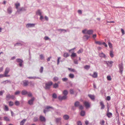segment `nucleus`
Returning <instances> with one entry per match:
<instances>
[{
	"label": "nucleus",
	"mask_w": 125,
	"mask_h": 125,
	"mask_svg": "<svg viewBox=\"0 0 125 125\" xmlns=\"http://www.w3.org/2000/svg\"><path fill=\"white\" fill-rule=\"evenodd\" d=\"M118 66L119 69V72L122 74L123 70V64L122 62H121L118 65Z\"/></svg>",
	"instance_id": "obj_1"
},
{
	"label": "nucleus",
	"mask_w": 125,
	"mask_h": 125,
	"mask_svg": "<svg viewBox=\"0 0 125 125\" xmlns=\"http://www.w3.org/2000/svg\"><path fill=\"white\" fill-rule=\"evenodd\" d=\"M10 71V69L9 68L7 67L5 70V72L4 73V75L5 77H8L10 76L9 75H8L7 74Z\"/></svg>",
	"instance_id": "obj_2"
},
{
	"label": "nucleus",
	"mask_w": 125,
	"mask_h": 125,
	"mask_svg": "<svg viewBox=\"0 0 125 125\" xmlns=\"http://www.w3.org/2000/svg\"><path fill=\"white\" fill-rule=\"evenodd\" d=\"M51 109L53 110L54 108L52 106H47L43 110V112L44 113L46 114L47 112L49 111V109Z\"/></svg>",
	"instance_id": "obj_3"
},
{
	"label": "nucleus",
	"mask_w": 125,
	"mask_h": 125,
	"mask_svg": "<svg viewBox=\"0 0 125 125\" xmlns=\"http://www.w3.org/2000/svg\"><path fill=\"white\" fill-rule=\"evenodd\" d=\"M16 61L19 63V65L20 67H22V63L23 62V60L20 58L17 59H16Z\"/></svg>",
	"instance_id": "obj_4"
},
{
	"label": "nucleus",
	"mask_w": 125,
	"mask_h": 125,
	"mask_svg": "<svg viewBox=\"0 0 125 125\" xmlns=\"http://www.w3.org/2000/svg\"><path fill=\"white\" fill-rule=\"evenodd\" d=\"M67 96L65 95H64L63 96H61L59 95L58 97V98L59 100L62 101L63 100H65L67 98Z\"/></svg>",
	"instance_id": "obj_5"
},
{
	"label": "nucleus",
	"mask_w": 125,
	"mask_h": 125,
	"mask_svg": "<svg viewBox=\"0 0 125 125\" xmlns=\"http://www.w3.org/2000/svg\"><path fill=\"white\" fill-rule=\"evenodd\" d=\"M35 98L34 97L29 100L28 101V103L30 105H32L33 104V102L34 101Z\"/></svg>",
	"instance_id": "obj_6"
},
{
	"label": "nucleus",
	"mask_w": 125,
	"mask_h": 125,
	"mask_svg": "<svg viewBox=\"0 0 125 125\" xmlns=\"http://www.w3.org/2000/svg\"><path fill=\"white\" fill-rule=\"evenodd\" d=\"M35 24L33 23H28L26 25V27L27 28L34 27Z\"/></svg>",
	"instance_id": "obj_7"
},
{
	"label": "nucleus",
	"mask_w": 125,
	"mask_h": 125,
	"mask_svg": "<svg viewBox=\"0 0 125 125\" xmlns=\"http://www.w3.org/2000/svg\"><path fill=\"white\" fill-rule=\"evenodd\" d=\"M26 10V9L24 7H22L21 8L18 9L17 10V12H18L19 13H20V12L21 11H25Z\"/></svg>",
	"instance_id": "obj_8"
},
{
	"label": "nucleus",
	"mask_w": 125,
	"mask_h": 125,
	"mask_svg": "<svg viewBox=\"0 0 125 125\" xmlns=\"http://www.w3.org/2000/svg\"><path fill=\"white\" fill-rule=\"evenodd\" d=\"M40 120L42 122H45L46 121L45 118L42 115H40L39 117Z\"/></svg>",
	"instance_id": "obj_9"
},
{
	"label": "nucleus",
	"mask_w": 125,
	"mask_h": 125,
	"mask_svg": "<svg viewBox=\"0 0 125 125\" xmlns=\"http://www.w3.org/2000/svg\"><path fill=\"white\" fill-rule=\"evenodd\" d=\"M83 104L86 108H89L90 107L89 103L87 102H83Z\"/></svg>",
	"instance_id": "obj_10"
},
{
	"label": "nucleus",
	"mask_w": 125,
	"mask_h": 125,
	"mask_svg": "<svg viewBox=\"0 0 125 125\" xmlns=\"http://www.w3.org/2000/svg\"><path fill=\"white\" fill-rule=\"evenodd\" d=\"M100 104L101 106V110L105 108V105L104 104L103 102L101 101L100 102Z\"/></svg>",
	"instance_id": "obj_11"
},
{
	"label": "nucleus",
	"mask_w": 125,
	"mask_h": 125,
	"mask_svg": "<svg viewBox=\"0 0 125 125\" xmlns=\"http://www.w3.org/2000/svg\"><path fill=\"white\" fill-rule=\"evenodd\" d=\"M7 10L8 13L10 14L12 12V8L11 7H9L7 9Z\"/></svg>",
	"instance_id": "obj_12"
},
{
	"label": "nucleus",
	"mask_w": 125,
	"mask_h": 125,
	"mask_svg": "<svg viewBox=\"0 0 125 125\" xmlns=\"http://www.w3.org/2000/svg\"><path fill=\"white\" fill-rule=\"evenodd\" d=\"M99 56L102 58H106V56L104 54L103 52H102L101 53H100L99 54Z\"/></svg>",
	"instance_id": "obj_13"
},
{
	"label": "nucleus",
	"mask_w": 125,
	"mask_h": 125,
	"mask_svg": "<svg viewBox=\"0 0 125 125\" xmlns=\"http://www.w3.org/2000/svg\"><path fill=\"white\" fill-rule=\"evenodd\" d=\"M93 31L92 30H87L86 33L89 35L92 34L93 33Z\"/></svg>",
	"instance_id": "obj_14"
},
{
	"label": "nucleus",
	"mask_w": 125,
	"mask_h": 125,
	"mask_svg": "<svg viewBox=\"0 0 125 125\" xmlns=\"http://www.w3.org/2000/svg\"><path fill=\"white\" fill-rule=\"evenodd\" d=\"M28 82L27 80H24L23 81V85L24 86H26L28 85Z\"/></svg>",
	"instance_id": "obj_15"
},
{
	"label": "nucleus",
	"mask_w": 125,
	"mask_h": 125,
	"mask_svg": "<svg viewBox=\"0 0 125 125\" xmlns=\"http://www.w3.org/2000/svg\"><path fill=\"white\" fill-rule=\"evenodd\" d=\"M98 76V74L96 72H94L93 74L92 75L93 77L95 78L97 77Z\"/></svg>",
	"instance_id": "obj_16"
},
{
	"label": "nucleus",
	"mask_w": 125,
	"mask_h": 125,
	"mask_svg": "<svg viewBox=\"0 0 125 125\" xmlns=\"http://www.w3.org/2000/svg\"><path fill=\"white\" fill-rule=\"evenodd\" d=\"M69 116L67 115H65L63 116V118L65 120H67L69 119Z\"/></svg>",
	"instance_id": "obj_17"
},
{
	"label": "nucleus",
	"mask_w": 125,
	"mask_h": 125,
	"mask_svg": "<svg viewBox=\"0 0 125 125\" xmlns=\"http://www.w3.org/2000/svg\"><path fill=\"white\" fill-rule=\"evenodd\" d=\"M28 78L29 79H41V78H40L39 77H36V76H30L29 77H28Z\"/></svg>",
	"instance_id": "obj_18"
},
{
	"label": "nucleus",
	"mask_w": 125,
	"mask_h": 125,
	"mask_svg": "<svg viewBox=\"0 0 125 125\" xmlns=\"http://www.w3.org/2000/svg\"><path fill=\"white\" fill-rule=\"evenodd\" d=\"M80 103L79 102L76 101L74 103V105L76 107H78L80 106Z\"/></svg>",
	"instance_id": "obj_19"
},
{
	"label": "nucleus",
	"mask_w": 125,
	"mask_h": 125,
	"mask_svg": "<svg viewBox=\"0 0 125 125\" xmlns=\"http://www.w3.org/2000/svg\"><path fill=\"white\" fill-rule=\"evenodd\" d=\"M90 37V36H88L87 35H85L83 36V38L84 40H86Z\"/></svg>",
	"instance_id": "obj_20"
},
{
	"label": "nucleus",
	"mask_w": 125,
	"mask_h": 125,
	"mask_svg": "<svg viewBox=\"0 0 125 125\" xmlns=\"http://www.w3.org/2000/svg\"><path fill=\"white\" fill-rule=\"evenodd\" d=\"M21 94L22 95H25L28 94V92L25 90H23L21 92Z\"/></svg>",
	"instance_id": "obj_21"
},
{
	"label": "nucleus",
	"mask_w": 125,
	"mask_h": 125,
	"mask_svg": "<svg viewBox=\"0 0 125 125\" xmlns=\"http://www.w3.org/2000/svg\"><path fill=\"white\" fill-rule=\"evenodd\" d=\"M112 114L111 112H108L107 114V116L109 118H110L112 116Z\"/></svg>",
	"instance_id": "obj_22"
},
{
	"label": "nucleus",
	"mask_w": 125,
	"mask_h": 125,
	"mask_svg": "<svg viewBox=\"0 0 125 125\" xmlns=\"http://www.w3.org/2000/svg\"><path fill=\"white\" fill-rule=\"evenodd\" d=\"M4 110L6 111H8L9 110V109L7 105H4Z\"/></svg>",
	"instance_id": "obj_23"
},
{
	"label": "nucleus",
	"mask_w": 125,
	"mask_h": 125,
	"mask_svg": "<svg viewBox=\"0 0 125 125\" xmlns=\"http://www.w3.org/2000/svg\"><path fill=\"white\" fill-rule=\"evenodd\" d=\"M110 55L111 58H113L114 57V55L113 54V50H111L110 51Z\"/></svg>",
	"instance_id": "obj_24"
},
{
	"label": "nucleus",
	"mask_w": 125,
	"mask_h": 125,
	"mask_svg": "<svg viewBox=\"0 0 125 125\" xmlns=\"http://www.w3.org/2000/svg\"><path fill=\"white\" fill-rule=\"evenodd\" d=\"M69 56V54L66 52H64L63 55V56L65 58H67Z\"/></svg>",
	"instance_id": "obj_25"
},
{
	"label": "nucleus",
	"mask_w": 125,
	"mask_h": 125,
	"mask_svg": "<svg viewBox=\"0 0 125 125\" xmlns=\"http://www.w3.org/2000/svg\"><path fill=\"white\" fill-rule=\"evenodd\" d=\"M63 94L64 95H65L66 96H67V95L68 94V92L67 90H64L63 92Z\"/></svg>",
	"instance_id": "obj_26"
},
{
	"label": "nucleus",
	"mask_w": 125,
	"mask_h": 125,
	"mask_svg": "<svg viewBox=\"0 0 125 125\" xmlns=\"http://www.w3.org/2000/svg\"><path fill=\"white\" fill-rule=\"evenodd\" d=\"M60 30H62V31H63V32L64 33H65V32H66L68 31H69L68 30H66L64 29H59L57 30V31H60Z\"/></svg>",
	"instance_id": "obj_27"
},
{
	"label": "nucleus",
	"mask_w": 125,
	"mask_h": 125,
	"mask_svg": "<svg viewBox=\"0 0 125 125\" xmlns=\"http://www.w3.org/2000/svg\"><path fill=\"white\" fill-rule=\"evenodd\" d=\"M60 30H62V31H63V32L64 33H65V32H66L68 31H69L68 30H66L64 29H59L57 30V31H60Z\"/></svg>",
	"instance_id": "obj_28"
},
{
	"label": "nucleus",
	"mask_w": 125,
	"mask_h": 125,
	"mask_svg": "<svg viewBox=\"0 0 125 125\" xmlns=\"http://www.w3.org/2000/svg\"><path fill=\"white\" fill-rule=\"evenodd\" d=\"M42 13L40 10H38L36 12V14L39 16L41 15Z\"/></svg>",
	"instance_id": "obj_29"
},
{
	"label": "nucleus",
	"mask_w": 125,
	"mask_h": 125,
	"mask_svg": "<svg viewBox=\"0 0 125 125\" xmlns=\"http://www.w3.org/2000/svg\"><path fill=\"white\" fill-rule=\"evenodd\" d=\"M61 117L56 118V123H59L61 121Z\"/></svg>",
	"instance_id": "obj_30"
},
{
	"label": "nucleus",
	"mask_w": 125,
	"mask_h": 125,
	"mask_svg": "<svg viewBox=\"0 0 125 125\" xmlns=\"http://www.w3.org/2000/svg\"><path fill=\"white\" fill-rule=\"evenodd\" d=\"M88 96L92 100H94L95 99L94 96V95H92L91 94H89Z\"/></svg>",
	"instance_id": "obj_31"
},
{
	"label": "nucleus",
	"mask_w": 125,
	"mask_h": 125,
	"mask_svg": "<svg viewBox=\"0 0 125 125\" xmlns=\"http://www.w3.org/2000/svg\"><path fill=\"white\" fill-rule=\"evenodd\" d=\"M10 98L11 95L9 94H8L6 95V99L7 100H8L10 99Z\"/></svg>",
	"instance_id": "obj_32"
},
{
	"label": "nucleus",
	"mask_w": 125,
	"mask_h": 125,
	"mask_svg": "<svg viewBox=\"0 0 125 125\" xmlns=\"http://www.w3.org/2000/svg\"><path fill=\"white\" fill-rule=\"evenodd\" d=\"M15 5L16 6V8L17 10L19 9L18 7L20 6V3H16L15 4Z\"/></svg>",
	"instance_id": "obj_33"
},
{
	"label": "nucleus",
	"mask_w": 125,
	"mask_h": 125,
	"mask_svg": "<svg viewBox=\"0 0 125 125\" xmlns=\"http://www.w3.org/2000/svg\"><path fill=\"white\" fill-rule=\"evenodd\" d=\"M68 69L69 70L71 71V72H76V71L74 69H72L71 68H68Z\"/></svg>",
	"instance_id": "obj_34"
},
{
	"label": "nucleus",
	"mask_w": 125,
	"mask_h": 125,
	"mask_svg": "<svg viewBox=\"0 0 125 125\" xmlns=\"http://www.w3.org/2000/svg\"><path fill=\"white\" fill-rule=\"evenodd\" d=\"M11 83V81L10 80H6L2 82V83H3L4 84H6V83Z\"/></svg>",
	"instance_id": "obj_35"
},
{
	"label": "nucleus",
	"mask_w": 125,
	"mask_h": 125,
	"mask_svg": "<svg viewBox=\"0 0 125 125\" xmlns=\"http://www.w3.org/2000/svg\"><path fill=\"white\" fill-rule=\"evenodd\" d=\"M85 112L84 111H81L80 113V115L81 116H84L85 115Z\"/></svg>",
	"instance_id": "obj_36"
},
{
	"label": "nucleus",
	"mask_w": 125,
	"mask_h": 125,
	"mask_svg": "<svg viewBox=\"0 0 125 125\" xmlns=\"http://www.w3.org/2000/svg\"><path fill=\"white\" fill-rule=\"evenodd\" d=\"M53 87L56 88L58 86V84L57 83H55L53 85Z\"/></svg>",
	"instance_id": "obj_37"
},
{
	"label": "nucleus",
	"mask_w": 125,
	"mask_h": 125,
	"mask_svg": "<svg viewBox=\"0 0 125 125\" xmlns=\"http://www.w3.org/2000/svg\"><path fill=\"white\" fill-rule=\"evenodd\" d=\"M50 87V86L48 85L46 83L45 84V89H49Z\"/></svg>",
	"instance_id": "obj_38"
},
{
	"label": "nucleus",
	"mask_w": 125,
	"mask_h": 125,
	"mask_svg": "<svg viewBox=\"0 0 125 125\" xmlns=\"http://www.w3.org/2000/svg\"><path fill=\"white\" fill-rule=\"evenodd\" d=\"M59 80V78L55 76L53 78V81L54 82H56Z\"/></svg>",
	"instance_id": "obj_39"
},
{
	"label": "nucleus",
	"mask_w": 125,
	"mask_h": 125,
	"mask_svg": "<svg viewBox=\"0 0 125 125\" xmlns=\"http://www.w3.org/2000/svg\"><path fill=\"white\" fill-rule=\"evenodd\" d=\"M26 120L25 119L23 120L20 122V125H23Z\"/></svg>",
	"instance_id": "obj_40"
},
{
	"label": "nucleus",
	"mask_w": 125,
	"mask_h": 125,
	"mask_svg": "<svg viewBox=\"0 0 125 125\" xmlns=\"http://www.w3.org/2000/svg\"><path fill=\"white\" fill-rule=\"evenodd\" d=\"M76 53L73 52L72 53V54L71 55V57H76Z\"/></svg>",
	"instance_id": "obj_41"
},
{
	"label": "nucleus",
	"mask_w": 125,
	"mask_h": 125,
	"mask_svg": "<svg viewBox=\"0 0 125 125\" xmlns=\"http://www.w3.org/2000/svg\"><path fill=\"white\" fill-rule=\"evenodd\" d=\"M14 104L11 101H10L9 102V105L10 106H12Z\"/></svg>",
	"instance_id": "obj_42"
},
{
	"label": "nucleus",
	"mask_w": 125,
	"mask_h": 125,
	"mask_svg": "<svg viewBox=\"0 0 125 125\" xmlns=\"http://www.w3.org/2000/svg\"><path fill=\"white\" fill-rule=\"evenodd\" d=\"M90 66L88 65H86L84 66V68L85 69L88 70L90 68Z\"/></svg>",
	"instance_id": "obj_43"
},
{
	"label": "nucleus",
	"mask_w": 125,
	"mask_h": 125,
	"mask_svg": "<svg viewBox=\"0 0 125 125\" xmlns=\"http://www.w3.org/2000/svg\"><path fill=\"white\" fill-rule=\"evenodd\" d=\"M15 104L16 106H18L20 104V103L18 101H16L15 102Z\"/></svg>",
	"instance_id": "obj_44"
},
{
	"label": "nucleus",
	"mask_w": 125,
	"mask_h": 125,
	"mask_svg": "<svg viewBox=\"0 0 125 125\" xmlns=\"http://www.w3.org/2000/svg\"><path fill=\"white\" fill-rule=\"evenodd\" d=\"M83 52V50L81 48L77 52L78 54L82 53Z\"/></svg>",
	"instance_id": "obj_45"
},
{
	"label": "nucleus",
	"mask_w": 125,
	"mask_h": 125,
	"mask_svg": "<svg viewBox=\"0 0 125 125\" xmlns=\"http://www.w3.org/2000/svg\"><path fill=\"white\" fill-rule=\"evenodd\" d=\"M69 77L71 78H73L74 77V75L73 74L70 73L69 75Z\"/></svg>",
	"instance_id": "obj_46"
},
{
	"label": "nucleus",
	"mask_w": 125,
	"mask_h": 125,
	"mask_svg": "<svg viewBox=\"0 0 125 125\" xmlns=\"http://www.w3.org/2000/svg\"><path fill=\"white\" fill-rule=\"evenodd\" d=\"M4 120L6 121H9L10 120L9 118L7 116L4 117Z\"/></svg>",
	"instance_id": "obj_47"
},
{
	"label": "nucleus",
	"mask_w": 125,
	"mask_h": 125,
	"mask_svg": "<svg viewBox=\"0 0 125 125\" xmlns=\"http://www.w3.org/2000/svg\"><path fill=\"white\" fill-rule=\"evenodd\" d=\"M62 81L64 82H66L67 81L68 79L66 78H63L62 79Z\"/></svg>",
	"instance_id": "obj_48"
},
{
	"label": "nucleus",
	"mask_w": 125,
	"mask_h": 125,
	"mask_svg": "<svg viewBox=\"0 0 125 125\" xmlns=\"http://www.w3.org/2000/svg\"><path fill=\"white\" fill-rule=\"evenodd\" d=\"M52 97L53 98L56 99L57 97L56 94L55 93L53 94H52Z\"/></svg>",
	"instance_id": "obj_49"
},
{
	"label": "nucleus",
	"mask_w": 125,
	"mask_h": 125,
	"mask_svg": "<svg viewBox=\"0 0 125 125\" xmlns=\"http://www.w3.org/2000/svg\"><path fill=\"white\" fill-rule=\"evenodd\" d=\"M40 59L41 60H43L44 59V57L43 55L42 54H41L40 55Z\"/></svg>",
	"instance_id": "obj_50"
},
{
	"label": "nucleus",
	"mask_w": 125,
	"mask_h": 125,
	"mask_svg": "<svg viewBox=\"0 0 125 125\" xmlns=\"http://www.w3.org/2000/svg\"><path fill=\"white\" fill-rule=\"evenodd\" d=\"M46 83L51 86L52 85V84L53 83L52 81H50L48 82L47 83Z\"/></svg>",
	"instance_id": "obj_51"
},
{
	"label": "nucleus",
	"mask_w": 125,
	"mask_h": 125,
	"mask_svg": "<svg viewBox=\"0 0 125 125\" xmlns=\"http://www.w3.org/2000/svg\"><path fill=\"white\" fill-rule=\"evenodd\" d=\"M43 68L42 66L41 67L40 69V70L39 71L41 73H42L43 72Z\"/></svg>",
	"instance_id": "obj_52"
},
{
	"label": "nucleus",
	"mask_w": 125,
	"mask_h": 125,
	"mask_svg": "<svg viewBox=\"0 0 125 125\" xmlns=\"http://www.w3.org/2000/svg\"><path fill=\"white\" fill-rule=\"evenodd\" d=\"M70 93L71 94H73L74 93V91L73 89H71L70 90Z\"/></svg>",
	"instance_id": "obj_53"
},
{
	"label": "nucleus",
	"mask_w": 125,
	"mask_h": 125,
	"mask_svg": "<svg viewBox=\"0 0 125 125\" xmlns=\"http://www.w3.org/2000/svg\"><path fill=\"white\" fill-rule=\"evenodd\" d=\"M95 43L96 44H97L99 45L102 44V43L100 41H96L95 42Z\"/></svg>",
	"instance_id": "obj_54"
},
{
	"label": "nucleus",
	"mask_w": 125,
	"mask_h": 125,
	"mask_svg": "<svg viewBox=\"0 0 125 125\" xmlns=\"http://www.w3.org/2000/svg\"><path fill=\"white\" fill-rule=\"evenodd\" d=\"M22 45L20 43L18 42L15 44L14 45V46H17V45H18L19 46H22Z\"/></svg>",
	"instance_id": "obj_55"
},
{
	"label": "nucleus",
	"mask_w": 125,
	"mask_h": 125,
	"mask_svg": "<svg viewBox=\"0 0 125 125\" xmlns=\"http://www.w3.org/2000/svg\"><path fill=\"white\" fill-rule=\"evenodd\" d=\"M5 92V91L4 90H2L0 91V96L2 95Z\"/></svg>",
	"instance_id": "obj_56"
},
{
	"label": "nucleus",
	"mask_w": 125,
	"mask_h": 125,
	"mask_svg": "<svg viewBox=\"0 0 125 125\" xmlns=\"http://www.w3.org/2000/svg\"><path fill=\"white\" fill-rule=\"evenodd\" d=\"M107 80L109 81H111V78L110 76H108L107 77Z\"/></svg>",
	"instance_id": "obj_57"
},
{
	"label": "nucleus",
	"mask_w": 125,
	"mask_h": 125,
	"mask_svg": "<svg viewBox=\"0 0 125 125\" xmlns=\"http://www.w3.org/2000/svg\"><path fill=\"white\" fill-rule=\"evenodd\" d=\"M105 122L104 120H102L100 122V124L101 125H104Z\"/></svg>",
	"instance_id": "obj_58"
},
{
	"label": "nucleus",
	"mask_w": 125,
	"mask_h": 125,
	"mask_svg": "<svg viewBox=\"0 0 125 125\" xmlns=\"http://www.w3.org/2000/svg\"><path fill=\"white\" fill-rule=\"evenodd\" d=\"M108 45H109V47L110 48H112V44L111 42H108Z\"/></svg>",
	"instance_id": "obj_59"
},
{
	"label": "nucleus",
	"mask_w": 125,
	"mask_h": 125,
	"mask_svg": "<svg viewBox=\"0 0 125 125\" xmlns=\"http://www.w3.org/2000/svg\"><path fill=\"white\" fill-rule=\"evenodd\" d=\"M38 120V119L37 117H35L33 119V121L36 122Z\"/></svg>",
	"instance_id": "obj_60"
},
{
	"label": "nucleus",
	"mask_w": 125,
	"mask_h": 125,
	"mask_svg": "<svg viewBox=\"0 0 125 125\" xmlns=\"http://www.w3.org/2000/svg\"><path fill=\"white\" fill-rule=\"evenodd\" d=\"M20 91H16L15 93V95H17L19 94L20 93Z\"/></svg>",
	"instance_id": "obj_61"
},
{
	"label": "nucleus",
	"mask_w": 125,
	"mask_h": 125,
	"mask_svg": "<svg viewBox=\"0 0 125 125\" xmlns=\"http://www.w3.org/2000/svg\"><path fill=\"white\" fill-rule=\"evenodd\" d=\"M44 39L45 40H47L49 39H50V40H51L50 39H49V37L47 36H45L44 37Z\"/></svg>",
	"instance_id": "obj_62"
},
{
	"label": "nucleus",
	"mask_w": 125,
	"mask_h": 125,
	"mask_svg": "<svg viewBox=\"0 0 125 125\" xmlns=\"http://www.w3.org/2000/svg\"><path fill=\"white\" fill-rule=\"evenodd\" d=\"M60 59H61L60 57H59L58 58V59H57V64L58 65L59 63V62H60L59 61H60Z\"/></svg>",
	"instance_id": "obj_63"
},
{
	"label": "nucleus",
	"mask_w": 125,
	"mask_h": 125,
	"mask_svg": "<svg viewBox=\"0 0 125 125\" xmlns=\"http://www.w3.org/2000/svg\"><path fill=\"white\" fill-rule=\"evenodd\" d=\"M77 123V125H82L81 122L80 121H78Z\"/></svg>",
	"instance_id": "obj_64"
}]
</instances>
